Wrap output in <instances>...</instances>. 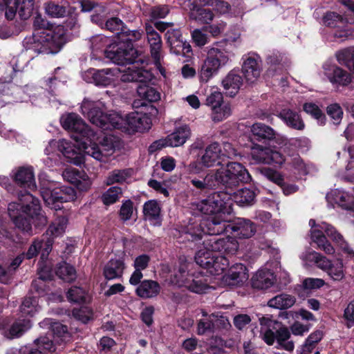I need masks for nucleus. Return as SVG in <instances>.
Returning a JSON list of instances; mask_svg holds the SVG:
<instances>
[{
  "instance_id": "f257e3e1",
  "label": "nucleus",
  "mask_w": 354,
  "mask_h": 354,
  "mask_svg": "<svg viewBox=\"0 0 354 354\" xmlns=\"http://www.w3.org/2000/svg\"><path fill=\"white\" fill-rule=\"evenodd\" d=\"M250 180L248 171L241 164L231 162L226 166L211 171L203 180L192 179L191 183L201 190L215 189L220 185L233 189L240 183H248Z\"/></svg>"
},
{
  "instance_id": "f03ea898",
  "label": "nucleus",
  "mask_w": 354,
  "mask_h": 354,
  "mask_svg": "<svg viewBox=\"0 0 354 354\" xmlns=\"http://www.w3.org/2000/svg\"><path fill=\"white\" fill-rule=\"evenodd\" d=\"M20 203L8 205V214L15 226L21 231L32 234V223L35 226L44 225L47 223L46 217L41 213L38 199L26 192L19 196Z\"/></svg>"
},
{
  "instance_id": "7ed1b4c3",
  "label": "nucleus",
  "mask_w": 354,
  "mask_h": 354,
  "mask_svg": "<svg viewBox=\"0 0 354 354\" xmlns=\"http://www.w3.org/2000/svg\"><path fill=\"white\" fill-rule=\"evenodd\" d=\"M192 263L185 259L180 258L178 266L174 268L170 277V282L178 287H185L195 293H205L211 288V280L203 272H192Z\"/></svg>"
},
{
  "instance_id": "20e7f679",
  "label": "nucleus",
  "mask_w": 354,
  "mask_h": 354,
  "mask_svg": "<svg viewBox=\"0 0 354 354\" xmlns=\"http://www.w3.org/2000/svg\"><path fill=\"white\" fill-rule=\"evenodd\" d=\"M120 43L109 46L104 50L108 59L118 65L133 64L138 56V51L132 42L139 40L142 33L139 30H129L124 27L122 32H117Z\"/></svg>"
},
{
  "instance_id": "39448f33",
  "label": "nucleus",
  "mask_w": 354,
  "mask_h": 354,
  "mask_svg": "<svg viewBox=\"0 0 354 354\" xmlns=\"http://www.w3.org/2000/svg\"><path fill=\"white\" fill-rule=\"evenodd\" d=\"M309 225L312 227L310 230L312 241L317 245V248L323 250L326 254H334L335 249L327 240L326 236L324 234V232L345 252L349 254H354V251L350 248L343 236L331 225L327 223H322L321 224L316 225L315 221L313 219L309 221Z\"/></svg>"
},
{
  "instance_id": "423d86ee",
  "label": "nucleus",
  "mask_w": 354,
  "mask_h": 354,
  "mask_svg": "<svg viewBox=\"0 0 354 354\" xmlns=\"http://www.w3.org/2000/svg\"><path fill=\"white\" fill-rule=\"evenodd\" d=\"M33 26L36 30H42L41 35L35 39L37 45H40L38 52L44 54L57 53L65 43L63 29L57 28L55 30H50V24L41 15L35 17Z\"/></svg>"
},
{
  "instance_id": "0eeeda50",
  "label": "nucleus",
  "mask_w": 354,
  "mask_h": 354,
  "mask_svg": "<svg viewBox=\"0 0 354 354\" xmlns=\"http://www.w3.org/2000/svg\"><path fill=\"white\" fill-rule=\"evenodd\" d=\"M153 77L150 71L133 65L124 70L120 80L123 82H140L141 84L137 88L139 97L148 102H154L160 100V93L156 88L145 84L150 82Z\"/></svg>"
},
{
  "instance_id": "6e6552de",
  "label": "nucleus",
  "mask_w": 354,
  "mask_h": 354,
  "mask_svg": "<svg viewBox=\"0 0 354 354\" xmlns=\"http://www.w3.org/2000/svg\"><path fill=\"white\" fill-rule=\"evenodd\" d=\"M259 322L261 334L268 345H272L277 339L278 344L285 350L288 351L294 350V343L289 340L290 333L288 328L281 326V323L269 317H260Z\"/></svg>"
},
{
  "instance_id": "1a4fd4ad",
  "label": "nucleus",
  "mask_w": 354,
  "mask_h": 354,
  "mask_svg": "<svg viewBox=\"0 0 354 354\" xmlns=\"http://www.w3.org/2000/svg\"><path fill=\"white\" fill-rule=\"evenodd\" d=\"M233 199L231 193L217 192L209 195L206 199L200 201L197 209L206 215H218L230 218L233 212Z\"/></svg>"
},
{
  "instance_id": "9d476101",
  "label": "nucleus",
  "mask_w": 354,
  "mask_h": 354,
  "mask_svg": "<svg viewBox=\"0 0 354 354\" xmlns=\"http://www.w3.org/2000/svg\"><path fill=\"white\" fill-rule=\"evenodd\" d=\"M41 195L45 203L51 209L55 210L62 208V204L75 199V191L71 187H53V185L48 187H42Z\"/></svg>"
},
{
  "instance_id": "9b49d317",
  "label": "nucleus",
  "mask_w": 354,
  "mask_h": 354,
  "mask_svg": "<svg viewBox=\"0 0 354 354\" xmlns=\"http://www.w3.org/2000/svg\"><path fill=\"white\" fill-rule=\"evenodd\" d=\"M62 127L73 133L75 141L91 140L95 137L94 131L76 113L63 115L60 118Z\"/></svg>"
},
{
  "instance_id": "f8f14e48",
  "label": "nucleus",
  "mask_w": 354,
  "mask_h": 354,
  "mask_svg": "<svg viewBox=\"0 0 354 354\" xmlns=\"http://www.w3.org/2000/svg\"><path fill=\"white\" fill-rule=\"evenodd\" d=\"M117 67L113 68H104L95 70L91 68L84 74V79L96 86H108L114 84L118 77L123 74Z\"/></svg>"
},
{
  "instance_id": "ddd939ff",
  "label": "nucleus",
  "mask_w": 354,
  "mask_h": 354,
  "mask_svg": "<svg viewBox=\"0 0 354 354\" xmlns=\"http://www.w3.org/2000/svg\"><path fill=\"white\" fill-rule=\"evenodd\" d=\"M96 136L91 140L83 143L84 154L89 156L96 160L105 161V159L115 151L113 139L111 136H106L100 147L93 142Z\"/></svg>"
},
{
  "instance_id": "4468645a",
  "label": "nucleus",
  "mask_w": 354,
  "mask_h": 354,
  "mask_svg": "<svg viewBox=\"0 0 354 354\" xmlns=\"http://www.w3.org/2000/svg\"><path fill=\"white\" fill-rule=\"evenodd\" d=\"M252 159L256 163L281 166L286 161L285 156L279 151L256 145L251 149Z\"/></svg>"
},
{
  "instance_id": "2eb2a0df",
  "label": "nucleus",
  "mask_w": 354,
  "mask_h": 354,
  "mask_svg": "<svg viewBox=\"0 0 354 354\" xmlns=\"http://www.w3.org/2000/svg\"><path fill=\"white\" fill-rule=\"evenodd\" d=\"M191 131L187 125H183L171 134L168 135L165 139L154 142L149 147V151L154 152L165 147H177L185 143L189 138Z\"/></svg>"
},
{
  "instance_id": "dca6fc26",
  "label": "nucleus",
  "mask_w": 354,
  "mask_h": 354,
  "mask_svg": "<svg viewBox=\"0 0 354 354\" xmlns=\"http://www.w3.org/2000/svg\"><path fill=\"white\" fill-rule=\"evenodd\" d=\"M5 16L8 20H12L17 12L21 19H28L33 10L35 0H4Z\"/></svg>"
},
{
  "instance_id": "f3484780",
  "label": "nucleus",
  "mask_w": 354,
  "mask_h": 354,
  "mask_svg": "<svg viewBox=\"0 0 354 354\" xmlns=\"http://www.w3.org/2000/svg\"><path fill=\"white\" fill-rule=\"evenodd\" d=\"M84 142H88V140L76 141L77 145L76 146L63 139L59 141L58 150L68 159L70 162L76 165H81L86 161V158L82 154V153H84L82 146Z\"/></svg>"
},
{
  "instance_id": "a211bd4d",
  "label": "nucleus",
  "mask_w": 354,
  "mask_h": 354,
  "mask_svg": "<svg viewBox=\"0 0 354 354\" xmlns=\"http://www.w3.org/2000/svg\"><path fill=\"white\" fill-rule=\"evenodd\" d=\"M101 102L84 99L81 105L82 113L86 115L91 122L102 128L106 127L107 115L101 110Z\"/></svg>"
},
{
  "instance_id": "6ab92c4d",
  "label": "nucleus",
  "mask_w": 354,
  "mask_h": 354,
  "mask_svg": "<svg viewBox=\"0 0 354 354\" xmlns=\"http://www.w3.org/2000/svg\"><path fill=\"white\" fill-rule=\"evenodd\" d=\"M151 120L145 113L134 111L126 115L124 131L132 133L144 131L151 128Z\"/></svg>"
},
{
  "instance_id": "aec40b11",
  "label": "nucleus",
  "mask_w": 354,
  "mask_h": 354,
  "mask_svg": "<svg viewBox=\"0 0 354 354\" xmlns=\"http://www.w3.org/2000/svg\"><path fill=\"white\" fill-rule=\"evenodd\" d=\"M248 278V271L245 266L236 263L230 268L225 274L222 275L221 283L228 286H241Z\"/></svg>"
},
{
  "instance_id": "412c9836",
  "label": "nucleus",
  "mask_w": 354,
  "mask_h": 354,
  "mask_svg": "<svg viewBox=\"0 0 354 354\" xmlns=\"http://www.w3.org/2000/svg\"><path fill=\"white\" fill-rule=\"evenodd\" d=\"M261 71L262 61L258 55L248 54L243 57L242 73L248 82H255L260 77Z\"/></svg>"
},
{
  "instance_id": "4be33fe9",
  "label": "nucleus",
  "mask_w": 354,
  "mask_h": 354,
  "mask_svg": "<svg viewBox=\"0 0 354 354\" xmlns=\"http://www.w3.org/2000/svg\"><path fill=\"white\" fill-rule=\"evenodd\" d=\"M210 216L209 218L201 223L200 227L202 232L209 235H216L229 232L228 223L231 221V218L218 215Z\"/></svg>"
},
{
  "instance_id": "5701e85b",
  "label": "nucleus",
  "mask_w": 354,
  "mask_h": 354,
  "mask_svg": "<svg viewBox=\"0 0 354 354\" xmlns=\"http://www.w3.org/2000/svg\"><path fill=\"white\" fill-rule=\"evenodd\" d=\"M322 68L324 74L333 84L346 86L351 82L350 73L329 61L323 64Z\"/></svg>"
},
{
  "instance_id": "b1692460",
  "label": "nucleus",
  "mask_w": 354,
  "mask_h": 354,
  "mask_svg": "<svg viewBox=\"0 0 354 354\" xmlns=\"http://www.w3.org/2000/svg\"><path fill=\"white\" fill-rule=\"evenodd\" d=\"M229 60L227 51L216 47H212L208 50L207 56L203 63L217 73L219 68L226 65Z\"/></svg>"
},
{
  "instance_id": "393cba45",
  "label": "nucleus",
  "mask_w": 354,
  "mask_h": 354,
  "mask_svg": "<svg viewBox=\"0 0 354 354\" xmlns=\"http://www.w3.org/2000/svg\"><path fill=\"white\" fill-rule=\"evenodd\" d=\"M145 30L147 41L150 46L151 56L156 65L160 64L162 49V39L160 35L155 30L154 28L149 24L145 25Z\"/></svg>"
},
{
  "instance_id": "a878e982",
  "label": "nucleus",
  "mask_w": 354,
  "mask_h": 354,
  "mask_svg": "<svg viewBox=\"0 0 354 354\" xmlns=\"http://www.w3.org/2000/svg\"><path fill=\"white\" fill-rule=\"evenodd\" d=\"M200 0L190 1L189 4V17L201 24H208L214 18V14L210 9L203 8Z\"/></svg>"
},
{
  "instance_id": "bb28decb",
  "label": "nucleus",
  "mask_w": 354,
  "mask_h": 354,
  "mask_svg": "<svg viewBox=\"0 0 354 354\" xmlns=\"http://www.w3.org/2000/svg\"><path fill=\"white\" fill-rule=\"evenodd\" d=\"M221 157V147L218 142H212L205 148L203 153L200 157L201 164L204 167H212L220 164Z\"/></svg>"
},
{
  "instance_id": "cd10ccee",
  "label": "nucleus",
  "mask_w": 354,
  "mask_h": 354,
  "mask_svg": "<svg viewBox=\"0 0 354 354\" xmlns=\"http://www.w3.org/2000/svg\"><path fill=\"white\" fill-rule=\"evenodd\" d=\"M251 131L258 140H276L279 144L285 141V138L268 125L257 122L251 127Z\"/></svg>"
},
{
  "instance_id": "c85d7f7f",
  "label": "nucleus",
  "mask_w": 354,
  "mask_h": 354,
  "mask_svg": "<svg viewBox=\"0 0 354 354\" xmlns=\"http://www.w3.org/2000/svg\"><path fill=\"white\" fill-rule=\"evenodd\" d=\"M326 198L330 203H335L345 209H351L353 206V198L343 189H335L327 194Z\"/></svg>"
},
{
  "instance_id": "c756f323",
  "label": "nucleus",
  "mask_w": 354,
  "mask_h": 354,
  "mask_svg": "<svg viewBox=\"0 0 354 354\" xmlns=\"http://www.w3.org/2000/svg\"><path fill=\"white\" fill-rule=\"evenodd\" d=\"M275 281L274 273L268 269L258 270L251 279L252 287L261 290L269 288Z\"/></svg>"
},
{
  "instance_id": "7c9ffc66",
  "label": "nucleus",
  "mask_w": 354,
  "mask_h": 354,
  "mask_svg": "<svg viewBox=\"0 0 354 354\" xmlns=\"http://www.w3.org/2000/svg\"><path fill=\"white\" fill-rule=\"evenodd\" d=\"M15 181L21 187L33 190L36 188L33 169L31 167H19L14 176Z\"/></svg>"
},
{
  "instance_id": "2f4dec72",
  "label": "nucleus",
  "mask_w": 354,
  "mask_h": 354,
  "mask_svg": "<svg viewBox=\"0 0 354 354\" xmlns=\"http://www.w3.org/2000/svg\"><path fill=\"white\" fill-rule=\"evenodd\" d=\"M279 117L290 128L301 131L304 129L305 124L298 113L290 109H283L279 113Z\"/></svg>"
},
{
  "instance_id": "473e14b6",
  "label": "nucleus",
  "mask_w": 354,
  "mask_h": 354,
  "mask_svg": "<svg viewBox=\"0 0 354 354\" xmlns=\"http://www.w3.org/2000/svg\"><path fill=\"white\" fill-rule=\"evenodd\" d=\"M228 230L237 232V234L242 238H250L256 232L254 225L248 219L239 218L234 225L228 224Z\"/></svg>"
},
{
  "instance_id": "72a5a7b5",
  "label": "nucleus",
  "mask_w": 354,
  "mask_h": 354,
  "mask_svg": "<svg viewBox=\"0 0 354 354\" xmlns=\"http://www.w3.org/2000/svg\"><path fill=\"white\" fill-rule=\"evenodd\" d=\"M167 43L171 46V50L176 54H180V49L187 48L189 51L190 46L183 41L180 31L178 29H171L167 30L165 35Z\"/></svg>"
},
{
  "instance_id": "f704fd0d",
  "label": "nucleus",
  "mask_w": 354,
  "mask_h": 354,
  "mask_svg": "<svg viewBox=\"0 0 354 354\" xmlns=\"http://www.w3.org/2000/svg\"><path fill=\"white\" fill-rule=\"evenodd\" d=\"M160 290V285L153 280H144L136 288V294L141 298L147 299L156 297Z\"/></svg>"
},
{
  "instance_id": "c9c22d12",
  "label": "nucleus",
  "mask_w": 354,
  "mask_h": 354,
  "mask_svg": "<svg viewBox=\"0 0 354 354\" xmlns=\"http://www.w3.org/2000/svg\"><path fill=\"white\" fill-rule=\"evenodd\" d=\"M124 269V263L120 259H111L104 268V276L108 280L122 277Z\"/></svg>"
},
{
  "instance_id": "e433bc0d",
  "label": "nucleus",
  "mask_w": 354,
  "mask_h": 354,
  "mask_svg": "<svg viewBox=\"0 0 354 354\" xmlns=\"http://www.w3.org/2000/svg\"><path fill=\"white\" fill-rule=\"evenodd\" d=\"M224 89L230 96H234L242 84L241 77L235 71H230L222 81Z\"/></svg>"
},
{
  "instance_id": "4c0bfd02",
  "label": "nucleus",
  "mask_w": 354,
  "mask_h": 354,
  "mask_svg": "<svg viewBox=\"0 0 354 354\" xmlns=\"http://www.w3.org/2000/svg\"><path fill=\"white\" fill-rule=\"evenodd\" d=\"M55 351V345L48 337H40L35 340L28 354H46V351L51 353Z\"/></svg>"
},
{
  "instance_id": "58836bf2",
  "label": "nucleus",
  "mask_w": 354,
  "mask_h": 354,
  "mask_svg": "<svg viewBox=\"0 0 354 354\" xmlns=\"http://www.w3.org/2000/svg\"><path fill=\"white\" fill-rule=\"evenodd\" d=\"M228 266V259L222 255L216 254L214 258H213V262L210 263L209 266L207 268L206 272L215 277L220 276L223 274V272Z\"/></svg>"
},
{
  "instance_id": "ea45409f",
  "label": "nucleus",
  "mask_w": 354,
  "mask_h": 354,
  "mask_svg": "<svg viewBox=\"0 0 354 354\" xmlns=\"http://www.w3.org/2000/svg\"><path fill=\"white\" fill-rule=\"evenodd\" d=\"M295 303L294 297L287 294H281L270 299L268 301V306L277 309H286L292 307Z\"/></svg>"
},
{
  "instance_id": "a19ab883",
  "label": "nucleus",
  "mask_w": 354,
  "mask_h": 354,
  "mask_svg": "<svg viewBox=\"0 0 354 354\" xmlns=\"http://www.w3.org/2000/svg\"><path fill=\"white\" fill-rule=\"evenodd\" d=\"M31 326L29 319H19L14 322L8 330L5 331V336L10 339L18 337L28 330Z\"/></svg>"
},
{
  "instance_id": "79ce46f5",
  "label": "nucleus",
  "mask_w": 354,
  "mask_h": 354,
  "mask_svg": "<svg viewBox=\"0 0 354 354\" xmlns=\"http://www.w3.org/2000/svg\"><path fill=\"white\" fill-rule=\"evenodd\" d=\"M40 308L39 299L35 296L26 297L20 306L21 313L30 317L38 313Z\"/></svg>"
},
{
  "instance_id": "37998d69",
  "label": "nucleus",
  "mask_w": 354,
  "mask_h": 354,
  "mask_svg": "<svg viewBox=\"0 0 354 354\" xmlns=\"http://www.w3.org/2000/svg\"><path fill=\"white\" fill-rule=\"evenodd\" d=\"M233 201L240 205L251 204L255 198L254 192L250 189L243 188L232 194Z\"/></svg>"
},
{
  "instance_id": "c03bdc74",
  "label": "nucleus",
  "mask_w": 354,
  "mask_h": 354,
  "mask_svg": "<svg viewBox=\"0 0 354 354\" xmlns=\"http://www.w3.org/2000/svg\"><path fill=\"white\" fill-rule=\"evenodd\" d=\"M55 272L60 279L67 282H71L76 278V272L75 268L66 262L59 263L57 266Z\"/></svg>"
},
{
  "instance_id": "a18cd8bd",
  "label": "nucleus",
  "mask_w": 354,
  "mask_h": 354,
  "mask_svg": "<svg viewBox=\"0 0 354 354\" xmlns=\"http://www.w3.org/2000/svg\"><path fill=\"white\" fill-rule=\"evenodd\" d=\"M68 220L64 216H58L49 226L47 234L54 237L62 235L66 227Z\"/></svg>"
},
{
  "instance_id": "49530a36",
  "label": "nucleus",
  "mask_w": 354,
  "mask_h": 354,
  "mask_svg": "<svg viewBox=\"0 0 354 354\" xmlns=\"http://www.w3.org/2000/svg\"><path fill=\"white\" fill-rule=\"evenodd\" d=\"M201 5L212 6L213 10L218 15H224L231 11V6L223 0H200Z\"/></svg>"
},
{
  "instance_id": "de8ad7c7",
  "label": "nucleus",
  "mask_w": 354,
  "mask_h": 354,
  "mask_svg": "<svg viewBox=\"0 0 354 354\" xmlns=\"http://www.w3.org/2000/svg\"><path fill=\"white\" fill-rule=\"evenodd\" d=\"M336 58L339 63L345 64L354 71V48L339 50L336 53Z\"/></svg>"
},
{
  "instance_id": "09e8293b",
  "label": "nucleus",
  "mask_w": 354,
  "mask_h": 354,
  "mask_svg": "<svg viewBox=\"0 0 354 354\" xmlns=\"http://www.w3.org/2000/svg\"><path fill=\"white\" fill-rule=\"evenodd\" d=\"M306 259L308 261L314 262L319 268L326 272L328 271L332 264L326 257L315 251L308 252L306 254Z\"/></svg>"
},
{
  "instance_id": "8fccbe9b",
  "label": "nucleus",
  "mask_w": 354,
  "mask_h": 354,
  "mask_svg": "<svg viewBox=\"0 0 354 354\" xmlns=\"http://www.w3.org/2000/svg\"><path fill=\"white\" fill-rule=\"evenodd\" d=\"M44 10L46 15L54 18H62L66 15V8L53 1L44 3Z\"/></svg>"
},
{
  "instance_id": "3c124183",
  "label": "nucleus",
  "mask_w": 354,
  "mask_h": 354,
  "mask_svg": "<svg viewBox=\"0 0 354 354\" xmlns=\"http://www.w3.org/2000/svg\"><path fill=\"white\" fill-rule=\"evenodd\" d=\"M88 298L87 292L78 286H73L67 292V299L71 302L84 303L87 301Z\"/></svg>"
},
{
  "instance_id": "603ef678",
  "label": "nucleus",
  "mask_w": 354,
  "mask_h": 354,
  "mask_svg": "<svg viewBox=\"0 0 354 354\" xmlns=\"http://www.w3.org/2000/svg\"><path fill=\"white\" fill-rule=\"evenodd\" d=\"M231 113L230 105L228 103L222 102L212 109V118L214 122H220L229 117Z\"/></svg>"
},
{
  "instance_id": "864d4df0",
  "label": "nucleus",
  "mask_w": 354,
  "mask_h": 354,
  "mask_svg": "<svg viewBox=\"0 0 354 354\" xmlns=\"http://www.w3.org/2000/svg\"><path fill=\"white\" fill-rule=\"evenodd\" d=\"M132 174L131 169L114 170L111 171L106 180V184L110 185L114 183H121L129 178Z\"/></svg>"
},
{
  "instance_id": "5fc2aeb1",
  "label": "nucleus",
  "mask_w": 354,
  "mask_h": 354,
  "mask_svg": "<svg viewBox=\"0 0 354 354\" xmlns=\"http://www.w3.org/2000/svg\"><path fill=\"white\" fill-rule=\"evenodd\" d=\"M215 254V253L206 248L205 250H201L198 251L195 255L196 263L201 267L207 270L210 263L213 262V258H214Z\"/></svg>"
},
{
  "instance_id": "6e6d98bb",
  "label": "nucleus",
  "mask_w": 354,
  "mask_h": 354,
  "mask_svg": "<svg viewBox=\"0 0 354 354\" xmlns=\"http://www.w3.org/2000/svg\"><path fill=\"white\" fill-rule=\"evenodd\" d=\"M122 189L119 187H111L102 196L104 204L109 205L117 202L122 196Z\"/></svg>"
},
{
  "instance_id": "4d7b16f0",
  "label": "nucleus",
  "mask_w": 354,
  "mask_h": 354,
  "mask_svg": "<svg viewBox=\"0 0 354 354\" xmlns=\"http://www.w3.org/2000/svg\"><path fill=\"white\" fill-rule=\"evenodd\" d=\"M143 212L146 219L153 220L159 216L160 208L156 201L151 200L145 203Z\"/></svg>"
},
{
  "instance_id": "13d9d810",
  "label": "nucleus",
  "mask_w": 354,
  "mask_h": 354,
  "mask_svg": "<svg viewBox=\"0 0 354 354\" xmlns=\"http://www.w3.org/2000/svg\"><path fill=\"white\" fill-rule=\"evenodd\" d=\"M322 337L323 334L319 330L311 333L303 345L301 354H308L315 347V344L322 339Z\"/></svg>"
},
{
  "instance_id": "bf43d9fd",
  "label": "nucleus",
  "mask_w": 354,
  "mask_h": 354,
  "mask_svg": "<svg viewBox=\"0 0 354 354\" xmlns=\"http://www.w3.org/2000/svg\"><path fill=\"white\" fill-rule=\"evenodd\" d=\"M334 37L339 39L341 41L354 39V29L347 25L344 20V24H340V28H337L335 30Z\"/></svg>"
},
{
  "instance_id": "052dcab7",
  "label": "nucleus",
  "mask_w": 354,
  "mask_h": 354,
  "mask_svg": "<svg viewBox=\"0 0 354 354\" xmlns=\"http://www.w3.org/2000/svg\"><path fill=\"white\" fill-rule=\"evenodd\" d=\"M41 324L50 325V329L53 334L62 337H68L67 327L59 322H52L50 319H45Z\"/></svg>"
},
{
  "instance_id": "680f3d73",
  "label": "nucleus",
  "mask_w": 354,
  "mask_h": 354,
  "mask_svg": "<svg viewBox=\"0 0 354 354\" xmlns=\"http://www.w3.org/2000/svg\"><path fill=\"white\" fill-rule=\"evenodd\" d=\"M125 121L126 115L122 116L120 114L113 113L107 115L106 125L109 124L112 127L124 131Z\"/></svg>"
},
{
  "instance_id": "e2e57ef3",
  "label": "nucleus",
  "mask_w": 354,
  "mask_h": 354,
  "mask_svg": "<svg viewBox=\"0 0 354 354\" xmlns=\"http://www.w3.org/2000/svg\"><path fill=\"white\" fill-rule=\"evenodd\" d=\"M326 272L334 281L342 280L344 277L342 262L337 261L332 263Z\"/></svg>"
},
{
  "instance_id": "0e129e2a",
  "label": "nucleus",
  "mask_w": 354,
  "mask_h": 354,
  "mask_svg": "<svg viewBox=\"0 0 354 354\" xmlns=\"http://www.w3.org/2000/svg\"><path fill=\"white\" fill-rule=\"evenodd\" d=\"M224 244L225 237L221 239L216 237H212L208 240L204 241L205 248L209 250L212 252H223Z\"/></svg>"
},
{
  "instance_id": "69168bd1",
  "label": "nucleus",
  "mask_w": 354,
  "mask_h": 354,
  "mask_svg": "<svg viewBox=\"0 0 354 354\" xmlns=\"http://www.w3.org/2000/svg\"><path fill=\"white\" fill-rule=\"evenodd\" d=\"M324 24L327 26L340 28V24H344V19L342 16L335 12H327L324 18Z\"/></svg>"
},
{
  "instance_id": "338daca9",
  "label": "nucleus",
  "mask_w": 354,
  "mask_h": 354,
  "mask_svg": "<svg viewBox=\"0 0 354 354\" xmlns=\"http://www.w3.org/2000/svg\"><path fill=\"white\" fill-rule=\"evenodd\" d=\"M327 113L331 118L335 124L340 123L343 116V111L338 104L329 105L327 107Z\"/></svg>"
},
{
  "instance_id": "774afa93",
  "label": "nucleus",
  "mask_w": 354,
  "mask_h": 354,
  "mask_svg": "<svg viewBox=\"0 0 354 354\" xmlns=\"http://www.w3.org/2000/svg\"><path fill=\"white\" fill-rule=\"evenodd\" d=\"M73 316L82 323H87L92 317V310L88 307L75 308L73 310Z\"/></svg>"
}]
</instances>
